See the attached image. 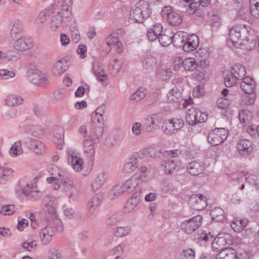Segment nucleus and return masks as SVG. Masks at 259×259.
<instances>
[{"mask_svg":"<svg viewBox=\"0 0 259 259\" xmlns=\"http://www.w3.org/2000/svg\"><path fill=\"white\" fill-rule=\"evenodd\" d=\"M95 144H96L94 143L93 140H91L90 137L89 138V139L85 140L83 142L85 153L91 155H93V154H94Z\"/></svg>","mask_w":259,"mask_h":259,"instance_id":"c03bdc74","label":"nucleus"},{"mask_svg":"<svg viewBox=\"0 0 259 259\" xmlns=\"http://www.w3.org/2000/svg\"><path fill=\"white\" fill-rule=\"evenodd\" d=\"M117 141L115 136L112 134H110L105 139L104 144L108 147H111L116 144Z\"/></svg>","mask_w":259,"mask_h":259,"instance_id":"4d7b16f0","label":"nucleus"},{"mask_svg":"<svg viewBox=\"0 0 259 259\" xmlns=\"http://www.w3.org/2000/svg\"><path fill=\"white\" fill-rule=\"evenodd\" d=\"M195 252L191 248L184 250L181 253V259H194Z\"/></svg>","mask_w":259,"mask_h":259,"instance_id":"5fc2aeb1","label":"nucleus"},{"mask_svg":"<svg viewBox=\"0 0 259 259\" xmlns=\"http://www.w3.org/2000/svg\"><path fill=\"white\" fill-rule=\"evenodd\" d=\"M131 231V229L128 227H117L114 231V234L117 237H122L129 234Z\"/></svg>","mask_w":259,"mask_h":259,"instance_id":"3c124183","label":"nucleus"},{"mask_svg":"<svg viewBox=\"0 0 259 259\" xmlns=\"http://www.w3.org/2000/svg\"><path fill=\"white\" fill-rule=\"evenodd\" d=\"M16 211L15 206L13 204L4 205L2 207L1 213L5 215H11Z\"/></svg>","mask_w":259,"mask_h":259,"instance_id":"6e6d98bb","label":"nucleus"},{"mask_svg":"<svg viewBox=\"0 0 259 259\" xmlns=\"http://www.w3.org/2000/svg\"><path fill=\"white\" fill-rule=\"evenodd\" d=\"M202 220V216L197 215L183 222L181 225V229L186 234H191L201 226Z\"/></svg>","mask_w":259,"mask_h":259,"instance_id":"0eeeda50","label":"nucleus"},{"mask_svg":"<svg viewBox=\"0 0 259 259\" xmlns=\"http://www.w3.org/2000/svg\"><path fill=\"white\" fill-rule=\"evenodd\" d=\"M197 114L196 108L192 107L187 112L186 119L187 122L190 125H195L197 123Z\"/></svg>","mask_w":259,"mask_h":259,"instance_id":"a19ab883","label":"nucleus"},{"mask_svg":"<svg viewBox=\"0 0 259 259\" xmlns=\"http://www.w3.org/2000/svg\"><path fill=\"white\" fill-rule=\"evenodd\" d=\"M106 110V107L104 104L101 105L93 113L92 120L101 121H103V114L105 113Z\"/></svg>","mask_w":259,"mask_h":259,"instance_id":"ea45409f","label":"nucleus"},{"mask_svg":"<svg viewBox=\"0 0 259 259\" xmlns=\"http://www.w3.org/2000/svg\"><path fill=\"white\" fill-rule=\"evenodd\" d=\"M55 204L54 201L50 200L45 204L44 209L46 211H48L51 215H54L55 213Z\"/></svg>","mask_w":259,"mask_h":259,"instance_id":"680f3d73","label":"nucleus"},{"mask_svg":"<svg viewBox=\"0 0 259 259\" xmlns=\"http://www.w3.org/2000/svg\"><path fill=\"white\" fill-rule=\"evenodd\" d=\"M68 63L64 59H60L56 62L53 68V74L59 76L64 72L68 68Z\"/></svg>","mask_w":259,"mask_h":259,"instance_id":"393cba45","label":"nucleus"},{"mask_svg":"<svg viewBox=\"0 0 259 259\" xmlns=\"http://www.w3.org/2000/svg\"><path fill=\"white\" fill-rule=\"evenodd\" d=\"M199 42V39L197 35H187L185 42L183 44V50L187 52L194 51L197 48Z\"/></svg>","mask_w":259,"mask_h":259,"instance_id":"ddd939ff","label":"nucleus"},{"mask_svg":"<svg viewBox=\"0 0 259 259\" xmlns=\"http://www.w3.org/2000/svg\"><path fill=\"white\" fill-rule=\"evenodd\" d=\"M231 73L238 80H242L246 74L245 67L240 64H236L232 67Z\"/></svg>","mask_w":259,"mask_h":259,"instance_id":"cd10ccee","label":"nucleus"},{"mask_svg":"<svg viewBox=\"0 0 259 259\" xmlns=\"http://www.w3.org/2000/svg\"><path fill=\"white\" fill-rule=\"evenodd\" d=\"M58 171L59 182L61 183L62 188L66 192L69 198H71L76 192L73 182L68 173L62 170Z\"/></svg>","mask_w":259,"mask_h":259,"instance_id":"7ed1b4c3","label":"nucleus"},{"mask_svg":"<svg viewBox=\"0 0 259 259\" xmlns=\"http://www.w3.org/2000/svg\"><path fill=\"white\" fill-rule=\"evenodd\" d=\"M188 204L195 210H202L207 206V198L202 194H193L188 199Z\"/></svg>","mask_w":259,"mask_h":259,"instance_id":"1a4fd4ad","label":"nucleus"},{"mask_svg":"<svg viewBox=\"0 0 259 259\" xmlns=\"http://www.w3.org/2000/svg\"><path fill=\"white\" fill-rule=\"evenodd\" d=\"M176 167L175 162L170 159H167L163 161L161 164V168L165 174H170L172 173Z\"/></svg>","mask_w":259,"mask_h":259,"instance_id":"c9c22d12","label":"nucleus"},{"mask_svg":"<svg viewBox=\"0 0 259 259\" xmlns=\"http://www.w3.org/2000/svg\"><path fill=\"white\" fill-rule=\"evenodd\" d=\"M21 57L20 53L18 51L15 50H11L6 53L3 52L2 58L5 61H17Z\"/></svg>","mask_w":259,"mask_h":259,"instance_id":"c85d7f7f","label":"nucleus"},{"mask_svg":"<svg viewBox=\"0 0 259 259\" xmlns=\"http://www.w3.org/2000/svg\"><path fill=\"white\" fill-rule=\"evenodd\" d=\"M10 36L13 39H15L20 36L23 31L22 24L18 20H13L10 25Z\"/></svg>","mask_w":259,"mask_h":259,"instance_id":"2eb2a0df","label":"nucleus"},{"mask_svg":"<svg viewBox=\"0 0 259 259\" xmlns=\"http://www.w3.org/2000/svg\"><path fill=\"white\" fill-rule=\"evenodd\" d=\"M70 6L69 5H62L61 6V12L59 13L60 15H64L65 19L68 21V18L70 15Z\"/></svg>","mask_w":259,"mask_h":259,"instance_id":"774afa93","label":"nucleus"},{"mask_svg":"<svg viewBox=\"0 0 259 259\" xmlns=\"http://www.w3.org/2000/svg\"><path fill=\"white\" fill-rule=\"evenodd\" d=\"M237 80L238 79L236 77L234 76L232 73H230L225 77L224 83L226 87H231L236 84Z\"/></svg>","mask_w":259,"mask_h":259,"instance_id":"603ef678","label":"nucleus"},{"mask_svg":"<svg viewBox=\"0 0 259 259\" xmlns=\"http://www.w3.org/2000/svg\"><path fill=\"white\" fill-rule=\"evenodd\" d=\"M13 170L10 168L4 167L0 166V174L2 177L3 181H7L12 176Z\"/></svg>","mask_w":259,"mask_h":259,"instance_id":"864d4df0","label":"nucleus"},{"mask_svg":"<svg viewBox=\"0 0 259 259\" xmlns=\"http://www.w3.org/2000/svg\"><path fill=\"white\" fill-rule=\"evenodd\" d=\"M104 129L103 121H97L92 120V128L90 130L89 137L96 144L99 143L103 134Z\"/></svg>","mask_w":259,"mask_h":259,"instance_id":"6e6552de","label":"nucleus"},{"mask_svg":"<svg viewBox=\"0 0 259 259\" xmlns=\"http://www.w3.org/2000/svg\"><path fill=\"white\" fill-rule=\"evenodd\" d=\"M195 56L201 62L204 61L206 62V59L209 57V54L207 49L204 48H200L195 52Z\"/></svg>","mask_w":259,"mask_h":259,"instance_id":"09e8293b","label":"nucleus"},{"mask_svg":"<svg viewBox=\"0 0 259 259\" xmlns=\"http://www.w3.org/2000/svg\"><path fill=\"white\" fill-rule=\"evenodd\" d=\"M236 147L239 153L243 156L250 155L253 149L252 142L246 139H240Z\"/></svg>","mask_w":259,"mask_h":259,"instance_id":"9d476101","label":"nucleus"},{"mask_svg":"<svg viewBox=\"0 0 259 259\" xmlns=\"http://www.w3.org/2000/svg\"><path fill=\"white\" fill-rule=\"evenodd\" d=\"M162 128L166 134L171 135L176 132L171 119L164 121L163 122Z\"/></svg>","mask_w":259,"mask_h":259,"instance_id":"49530a36","label":"nucleus"},{"mask_svg":"<svg viewBox=\"0 0 259 259\" xmlns=\"http://www.w3.org/2000/svg\"><path fill=\"white\" fill-rule=\"evenodd\" d=\"M158 120V116L155 114H152L151 116L146 118L143 124L144 130L146 132L154 131L156 126V122Z\"/></svg>","mask_w":259,"mask_h":259,"instance_id":"aec40b11","label":"nucleus"},{"mask_svg":"<svg viewBox=\"0 0 259 259\" xmlns=\"http://www.w3.org/2000/svg\"><path fill=\"white\" fill-rule=\"evenodd\" d=\"M122 184H118L114 186L109 191L108 196L111 200H113L125 192Z\"/></svg>","mask_w":259,"mask_h":259,"instance_id":"72a5a7b5","label":"nucleus"},{"mask_svg":"<svg viewBox=\"0 0 259 259\" xmlns=\"http://www.w3.org/2000/svg\"><path fill=\"white\" fill-rule=\"evenodd\" d=\"M179 63H183V66L185 70L193 71L195 70L198 66V63L194 58H187L183 60L182 58H179Z\"/></svg>","mask_w":259,"mask_h":259,"instance_id":"5701e85b","label":"nucleus"},{"mask_svg":"<svg viewBox=\"0 0 259 259\" xmlns=\"http://www.w3.org/2000/svg\"><path fill=\"white\" fill-rule=\"evenodd\" d=\"M249 11L252 17L257 18L259 17V5L257 4H249Z\"/></svg>","mask_w":259,"mask_h":259,"instance_id":"338daca9","label":"nucleus"},{"mask_svg":"<svg viewBox=\"0 0 259 259\" xmlns=\"http://www.w3.org/2000/svg\"><path fill=\"white\" fill-rule=\"evenodd\" d=\"M33 46L32 39L26 36H22L16 40L14 48L18 51H25Z\"/></svg>","mask_w":259,"mask_h":259,"instance_id":"f8f14e48","label":"nucleus"},{"mask_svg":"<svg viewBox=\"0 0 259 259\" xmlns=\"http://www.w3.org/2000/svg\"><path fill=\"white\" fill-rule=\"evenodd\" d=\"M187 35L184 34L183 32L174 33L172 36V42L174 45L177 48H182L183 49V44H185L186 40Z\"/></svg>","mask_w":259,"mask_h":259,"instance_id":"2f4dec72","label":"nucleus"},{"mask_svg":"<svg viewBox=\"0 0 259 259\" xmlns=\"http://www.w3.org/2000/svg\"><path fill=\"white\" fill-rule=\"evenodd\" d=\"M174 32L171 29L165 30L158 36V40L160 45L162 46H167L172 42Z\"/></svg>","mask_w":259,"mask_h":259,"instance_id":"4be33fe9","label":"nucleus"},{"mask_svg":"<svg viewBox=\"0 0 259 259\" xmlns=\"http://www.w3.org/2000/svg\"><path fill=\"white\" fill-rule=\"evenodd\" d=\"M230 104V101L225 97L220 98L217 101V105L221 109H226Z\"/></svg>","mask_w":259,"mask_h":259,"instance_id":"e2e57ef3","label":"nucleus"},{"mask_svg":"<svg viewBox=\"0 0 259 259\" xmlns=\"http://www.w3.org/2000/svg\"><path fill=\"white\" fill-rule=\"evenodd\" d=\"M238 116L241 123L247 124L252 119V114L247 110L242 109L239 112Z\"/></svg>","mask_w":259,"mask_h":259,"instance_id":"4c0bfd02","label":"nucleus"},{"mask_svg":"<svg viewBox=\"0 0 259 259\" xmlns=\"http://www.w3.org/2000/svg\"><path fill=\"white\" fill-rule=\"evenodd\" d=\"M211 220L215 222H221L225 219L224 211L220 207H215L210 212Z\"/></svg>","mask_w":259,"mask_h":259,"instance_id":"f704fd0d","label":"nucleus"},{"mask_svg":"<svg viewBox=\"0 0 259 259\" xmlns=\"http://www.w3.org/2000/svg\"><path fill=\"white\" fill-rule=\"evenodd\" d=\"M142 197L143 196L140 193L139 194H134L126 203L124 209V213H129L132 212L140 203Z\"/></svg>","mask_w":259,"mask_h":259,"instance_id":"4468645a","label":"nucleus"},{"mask_svg":"<svg viewBox=\"0 0 259 259\" xmlns=\"http://www.w3.org/2000/svg\"><path fill=\"white\" fill-rule=\"evenodd\" d=\"M149 4L146 1H140L130 12V18L137 23H142L147 19L151 14Z\"/></svg>","mask_w":259,"mask_h":259,"instance_id":"f03ea898","label":"nucleus"},{"mask_svg":"<svg viewBox=\"0 0 259 259\" xmlns=\"http://www.w3.org/2000/svg\"><path fill=\"white\" fill-rule=\"evenodd\" d=\"M72 166L73 168L77 171H79L82 169V166L83 164V160L79 156H78L77 154L72 153L70 155Z\"/></svg>","mask_w":259,"mask_h":259,"instance_id":"473e14b6","label":"nucleus"},{"mask_svg":"<svg viewBox=\"0 0 259 259\" xmlns=\"http://www.w3.org/2000/svg\"><path fill=\"white\" fill-rule=\"evenodd\" d=\"M103 199V196L102 194H96L94 195L89 201V202L92 204L94 205V206L98 207Z\"/></svg>","mask_w":259,"mask_h":259,"instance_id":"052dcab7","label":"nucleus"},{"mask_svg":"<svg viewBox=\"0 0 259 259\" xmlns=\"http://www.w3.org/2000/svg\"><path fill=\"white\" fill-rule=\"evenodd\" d=\"M196 112L197 114V123L203 122L206 120L207 115L205 112H202L199 109L196 108Z\"/></svg>","mask_w":259,"mask_h":259,"instance_id":"69168bd1","label":"nucleus"},{"mask_svg":"<svg viewBox=\"0 0 259 259\" xmlns=\"http://www.w3.org/2000/svg\"><path fill=\"white\" fill-rule=\"evenodd\" d=\"M240 83L241 90L247 94H251L255 90V81L250 77H246L242 79Z\"/></svg>","mask_w":259,"mask_h":259,"instance_id":"f3484780","label":"nucleus"},{"mask_svg":"<svg viewBox=\"0 0 259 259\" xmlns=\"http://www.w3.org/2000/svg\"><path fill=\"white\" fill-rule=\"evenodd\" d=\"M142 62L143 66L146 69H152L156 65L157 59L150 55L144 56L142 59Z\"/></svg>","mask_w":259,"mask_h":259,"instance_id":"c756f323","label":"nucleus"},{"mask_svg":"<svg viewBox=\"0 0 259 259\" xmlns=\"http://www.w3.org/2000/svg\"><path fill=\"white\" fill-rule=\"evenodd\" d=\"M188 172L193 176H198L203 172L204 166L202 162L193 161L187 166Z\"/></svg>","mask_w":259,"mask_h":259,"instance_id":"a211bd4d","label":"nucleus"},{"mask_svg":"<svg viewBox=\"0 0 259 259\" xmlns=\"http://www.w3.org/2000/svg\"><path fill=\"white\" fill-rule=\"evenodd\" d=\"M6 104L9 106H17L22 103L23 99L19 96L11 95L6 99Z\"/></svg>","mask_w":259,"mask_h":259,"instance_id":"79ce46f5","label":"nucleus"},{"mask_svg":"<svg viewBox=\"0 0 259 259\" xmlns=\"http://www.w3.org/2000/svg\"><path fill=\"white\" fill-rule=\"evenodd\" d=\"M21 143L20 142L15 143L11 147L10 150V154L13 156H16L21 153Z\"/></svg>","mask_w":259,"mask_h":259,"instance_id":"13d9d810","label":"nucleus"},{"mask_svg":"<svg viewBox=\"0 0 259 259\" xmlns=\"http://www.w3.org/2000/svg\"><path fill=\"white\" fill-rule=\"evenodd\" d=\"M171 121L176 132L180 130L184 126V121L182 119L174 118L171 119Z\"/></svg>","mask_w":259,"mask_h":259,"instance_id":"0e129e2a","label":"nucleus"},{"mask_svg":"<svg viewBox=\"0 0 259 259\" xmlns=\"http://www.w3.org/2000/svg\"><path fill=\"white\" fill-rule=\"evenodd\" d=\"M138 176H133L124 184H122L125 191L130 193L133 192L135 189H136L137 191L139 190V188L137 187L138 186Z\"/></svg>","mask_w":259,"mask_h":259,"instance_id":"b1692460","label":"nucleus"},{"mask_svg":"<svg viewBox=\"0 0 259 259\" xmlns=\"http://www.w3.org/2000/svg\"><path fill=\"white\" fill-rule=\"evenodd\" d=\"M14 76L15 73L12 71H9L5 69L0 70V77L2 79L6 80Z\"/></svg>","mask_w":259,"mask_h":259,"instance_id":"bf43d9fd","label":"nucleus"},{"mask_svg":"<svg viewBox=\"0 0 259 259\" xmlns=\"http://www.w3.org/2000/svg\"><path fill=\"white\" fill-rule=\"evenodd\" d=\"M146 91L144 88H140L131 96V99L136 102H138L143 99L146 95Z\"/></svg>","mask_w":259,"mask_h":259,"instance_id":"8fccbe9b","label":"nucleus"},{"mask_svg":"<svg viewBox=\"0 0 259 259\" xmlns=\"http://www.w3.org/2000/svg\"><path fill=\"white\" fill-rule=\"evenodd\" d=\"M26 132L34 137H38L42 134L41 129L37 125H28L25 128Z\"/></svg>","mask_w":259,"mask_h":259,"instance_id":"de8ad7c7","label":"nucleus"},{"mask_svg":"<svg viewBox=\"0 0 259 259\" xmlns=\"http://www.w3.org/2000/svg\"><path fill=\"white\" fill-rule=\"evenodd\" d=\"M240 26L236 25L232 28L229 29V37L235 46L237 43L240 41L241 34L240 33Z\"/></svg>","mask_w":259,"mask_h":259,"instance_id":"bb28decb","label":"nucleus"},{"mask_svg":"<svg viewBox=\"0 0 259 259\" xmlns=\"http://www.w3.org/2000/svg\"><path fill=\"white\" fill-rule=\"evenodd\" d=\"M232 242V238L228 233H219L214 238L212 243L213 251H219L227 247Z\"/></svg>","mask_w":259,"mask_h":259,"instance_id":"423d86ee","label":"nucleus"},{"mask_svg":"<svg viewBox=\"0 0 259 259\" xmlns=\"http://www.w3.org/2000/svg\"><path fill=\"white\" fill-rule=\"evenodd\" d=\"M167 98L168 102L170 103H180L183 100L181 92L176 87H174L167 94Z\"/></svg>","mask_w":259,"mask_h":259,"instance_id":"412c9836","label":"nucleus"},{"mask_svg":"<svg viewBox=\"0 0 259 259\" xmlns=\"http://www.w3.org/2000/svg\"><path fill=\"white\" fill-rule=\"evenodd\" d=\"M241 34L239 44H243L245 42L254 44V36L253 34H249V30L245 25L240 26Z\"/></svg>","mask_w":259,"mask_h":259,"instance_id":"a878e982","label":"nucleus"},{"mask_svg":"<svg viewBox=\"0 0 259 259\" xmlns=\"http://www.w3.org/2000/svg\"><path fill=\"white\" fill-rule=\"evenodd\" d=\"M146 155H148L150 157H154L155 156L154 150L151 148L146 150H141L138 152H135L132 154L131 158L136 160V161L139 163L138 159L143 158Z\"/></svg>","mask_w":259,"mask_h":259,"instance_id":"7c9ffc66","label":"nucleus"},{"mask_svg":"<svg viewBox=\"0 0 259 259\" xmlns=\"http://www.w3.org/2000/svg\"><path fill=\"white\" fill-rule=\"evenodd\" d=\"M228 132L225 128H215L209 133L207 140L212 146L219 145L226 139Z\"/></svg>","mask_w":259,"mask_h":259,"instance_id":"20e7f679","label":"nucleus"},{"mask_svg":"<svg viewBox=\"0 0 259 259\" xmlns=\"http://www.w3.org/2000/svg\"><path fill=\"white\" fill-rule=\"evenodd\" d=\"M138 165L139 163L136 161V160L130 158L129 161L124 164L123 167V171L126 173L131 172L137 168Z\"/></svg>","mask_w":259,"mask_h":259,"instance_id":"a18cd8bd","label":"nucleus"},{"mask_svg":"<svg viewBox=\"0 0 259 259\" xmlns=\"http://www.w3.org/2000/svg\"><path fill=\"white\" fill-rule=\"evenodd\" d=\"M93 70L98 80L101 81H104L107 79V74L105 73L103 68L100 65L94 64L93 66Z\"/></svg>","mask_w":259,"mask_h":259,"instance_id":"e433bc0d","label":"nucleus"},{"mask_svg":"<svg viewBox=\"0 0 259 259\" xmlns=\"http://www.w3.org/2000/svg\"><path fill=\"white\" fill-rule=\"evenodd\" d=\"M29 80L34 84L43 85L47 81V77L38 70L30 69L27 71Z\"/></svg>","mask_w":259,"mask_h":259,"instance_id":"9b49d317","label":"nucleus"},{"mask_svg":"<svg viewBox=\"0 0 259 259\" xmlns=\"http://www.w3.org/2000/svg\"><path fill=\"white\" fill-rule=\"evenodd\" d=\"M162 17L167 20L168 23L172 26L179 25L182 21V17L177 12L174 11L170 6H165L161 11Z\"/></svg>","mask_w":259,"mask_h":259,"instance_id":"39448f33","label":"nucleus"},{"mask_svg":"<svg viewBox=\"0 0 259 259\" xmlns=\"http://www.w3.org/2000/svg\"><path fill=\"white\" fill-rule=\"evenodd\" d=\"M64 15L57 14L52 16L51 20V28L55 31L60 27H67L68 24L66 23Z\"/></svg>","mask_w":259,"mask_h":259,"instance_id":"6ab92c4d","label":"nucleus"},{"mask_svg":"<svg viewBox=\"0 0 259 259\" xmlns=\"http://www.w3.org/2000/svg\"><path fill=\"white\" fill-rule=\"evenodd\" d=\"M25 143L36 154H41L45 150L44 144L37 140L28 138L26 140Z\"/></svg>","mask_w":259,"mask_h":259,"instance_id":"dca6fc26","label":"nucleus"},{"mask_svg":"<svg viewBox=\"0 0 259 259\" xmlns=\"http://www.w3.org/2000/svg\"><path fill=\"white\" fill-rule=\"evenodd\" d=\"M63 230V227L61 221L57 218L53 219L46 227L41 229L39 233L41 242L44 244H48L56 232H61Z\"/></svg>","mask_w":259,"mask_h":259,"instance_id":"f257e3e1","label":"nucleus"},{"mask_svg":"<svg viewBox=\"0 0 259 259\" xmlns=\"http://www.w3.org/2000/svg\"><path fill=\"white\" fill-rule=\"evenodd\" d=\"M106 44L108 46H113L118 53L122 52V44L119 40L115 38H107Z\"/></svg>","mask_w":259,"mask_h":259,"instance_id":"37998d69","label":"nucleus"},{"mask_svg":"<svg viewBox=\"0 0 259 259\" xmlns=\"http://www.w3.org/2000/svg\"><path fill=\"white\" fill-rule=\"evenodd\" d=\"M105 182V175L103 172L99 173L92 184V189L95 191L100 188Z\"/></svg>","mask_w":259,"mask_h":259,"instance_id":"58836bf2","label":"nucleus"}]
</instances>
